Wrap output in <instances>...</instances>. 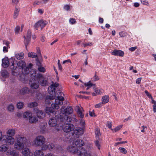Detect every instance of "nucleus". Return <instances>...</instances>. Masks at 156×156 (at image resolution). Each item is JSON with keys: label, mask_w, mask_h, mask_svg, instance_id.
Here are the masks:
<instances>
[{"label": "nucleus", "mask_w": 156, "mask_h": 156, "mask_svg": "<svg viewBox=\"0 0 156 156\" xmlns=\"http://www.w3.org/2000/svg\"><path fill=\"white\" fill-rule=\"evenodd\" d=\"M16 141L15 142L14 147L15 149L20 150L23 149L27 141L26 139L21 135H17L16 137Z\"/></svg>", "instance_id": "1"}, {"label": "nucleus", "mask_w": 156, "mask_h": 156, "mask_svg": "<svg viewBox=\"0 0 156 156\" xmlns=\"http://www.w3.org/2000/svg\"><path fill=\"white\" fill-rule=\"evenodd\" d=\"M64 95L63 93L61 91H59L57 94H56L55 96L56 98L55 100V103L51 104V107L56 109H58L59 108V105H62L63 104V101L64 99L63 97Z\"/></svg>", "instance_id": "2"}, {"label": "nucleus", "mask_w": 156, "mask_h": 156, "mask_svg": "<svg viewBox=\"0 0 156 156\" xmlns=\"http://www.w3.org/2000/svg\"><path fill=\"white\" fill-rule=\"evenodd\" d=\"M58 113V112H56L55 113V118H53L50 119L48 122V124L51 127H54L56 126V129L58 131L60 128H61L62 124H60L59 122L58 121V115L57 114Z\"/></svg>", "instance_id": "3"}, {"label": "nucleus", "mask_w": 156, "mask_h": 156, "mask_svg": "<svg viewBox=\"0 0 156 156\" xmlns=\"http://www.w3.org/2000/svg\"><path fill=\"white\" fill-rule=\"evenodd\" d=\"M58 116V121L59 122L60 124H62V125L68 124L71 121L72 119L67 115H63L60 114Z\"/></svg>", "instance_id": "4"}, {"label": "nucleus", "mask_w": 156, "mask_h": 156, "mask_svg": "<svg viewBox=\"0 0 156 156\" xmlns=\"http://www.w3.org/2000/svg\"><path fill=\"white\" fill-rule=\"evenodd\" d=\"M45 139L42 136H37L33 141V144L36 147H41L44 144Z\"/></svg>", "instance_id": "5"}, {"label": "nucleus", "mask_w": 156, "mask_h": 156, "mask_svg": "<svg viewBox=\"0 0 156 156\" xmlns=\"http://www.w3.org/2000/svg\"><path fill=\"white\" fill-rule=\"evenodd\" d=\"M26 66V63L24 61H20L17 64V67L16 68H12V74L14 76H17L19 74L17 70L19 69H22Z\"/></svg>", "instance_id": "6"}, {"label": "nucleus", "mask_w": 156, "mask_h": 156, "mask_svg": "<svg viewBox=\"0 0 156 156\" xmlns=\"http://www.w3.org/2000/svg\"><path fill=\"white\" fill-rule=\"evenodd\" d=\"M5 140L6 143L8 145H13L15 142V139L12 136H7L5 135H1V141L2 140Z\"/></svg>", "instance_id": "7"}, {"label": "nucleus", "mask_w": 156, "mask_h": 156, "mask_svg": "<svg viewBox=\"0 0 156 156\" xmlns=\"http://www.w3.org/2000/svg\"><path fill=\"white\" fill-rule=\"evenodd\" d=\"M60 114L66 115L72 114L73 113V108L70 106H68L66 108L64 106H62L60 109Z\"/></svg>", "instance_id": "8"}, {"label": "nucleus", "mask_w": 156, "mask_h": 156, "mask_svg": "<svg viewBox=\"0 0 156 156\" xmlns=\"http://www.w3.org/2000/svg\"><path fill=\"white\" fill-rule=\"evenodd\" d=\"M23 74H28L30 72V74L31 76V77H35L36 76V73L34 70L32 69L30 71V69L26 66L24 68H22L21 70Z\"/></svg>", "instance_id": "9"}, {"label": "nucleus", "mask_w": 156, "mask_h": 156, "mask_svg": "<svg viewBox=\"0 0 156 156\" xmlns=\"http://www.w3.org/2000/svg\"><path fill=\"white\" fill-rule=\"evenodd\" d=\"M63 130L65 132H69L74 129V126L72 124H65L62 126Z\"/></svg>", "instance_id": "10"}, {"label": "nucleus", "mask_w": 156, "mask_h": 156, "mask_svg": "<svg viewBox=\"0 0 156 156\" xmlns=\"http://www.w3.org/2000/svg\"><path fill=\"white\" fill-rule=\"evenodd\" d=\"M47 23L48 22L46 21L43 20H40L35 24L34 27L36 30H37L40 27L41 30Z\"/></svg>", "instance_id": "11"}, {"label": "nucleus", "mask_w": 156, "mask_h": 156, "mask_svg": "<svg viewBox=\"0 0 156 156\" xmlns=\"http://www.w3.org/2000/svg\"><path fill=\"white\" fill-rule=\"evenodd\" d=\"M76 154L80 156H91V155L90 151H87L83 148L80 150H78Z\"/></svg>", "instance_id": "12"}, {"label": "nucleus", "mask_w": 156, "mask_h": 156, "mask_svg": "<svg viewBox=\"0 0 156 156\" xmlns=\"http://www.w3.org/2000/svg\"><path fill=\"white\" fill-rule=\"evenodd\" d=\"M33 81L31 82L30 84V87L32 89H36L39 86V80L37 79L36 80L35 76L33 77Z\"/></svg>", "instance_id": "13"}, {"label": "nucleus", "mask_w": 156, "mask_h": 156, "mask_svg": "<svg viewBox=\"0 0 156 156\" xmlns=\"http://www.w3.org/2000/svg\"><path fill=\"white\" fill-rule=\"evenodd\" d=\"M38 79L42 86H45L48 84V80L47 78H44L40 74L38 76Z\"/></svg>", "instance_id": "14"}, {"label": "nucleus", "mask_w": 156, "mask_h": 156, "mask_svg": "<svg viewBox=\"0 0 156 156\" xmlns=\"http://www.w3.org/2000/svg\"><path fill=\"white\" fill-rule=\"evenodd\" d=\"M59 86V84L57 83H53L48 88V91L49 94L52 95L55 92V88Z\"/></svg>", "instance_id": "15"}, {"label": "nucleus", "mask_w": 156, "mask_h": 156, "mask_svg": "<svg viewBox=\"0 0 156 156\" xmlns=\"http://www.w3.org/2000/svg\"><path fill=\"white\" fill-rule=\"evenodd\" d=\"M68 151L72 154H77L78 149L74 145V144L72 145L68 146L67 148Z\"/></svg>", "instance_id": "16"}, {"label": "nucleus", "mask_w": 156, "mask_h": 156, "mask_svg": "<svg viewBox=\"0 0 156 156\" xmlns=\"http://www.w3.org/2000/svg\"><path fill=\"white\" fill-rule=\"evenodd\" d=\"M31 37V32L30 30H28L27 32V34L26 37L24 36L25 40L24 43L25 44L26 48H27V46L28 44Z\"/></svg>", "instance_id": "17"}, {"label": "nucleus", "mask_w": 156, "mask_h": 156, "mask_svg": "<svg viewBox=\"0 0 156 156\" xmlns=\"http://www.w3.org/2000/svg\"><path fill=\"white\" fill-rule=\"evenodd\" d=\"M84 129L83 128L77 127L76 128L74 131V134L73 135L75 136L74 135H76V137H78L80 135H81L83 133Z\"/></svg>", "instance_id": "18"}, {"label": "nucleus", "mask_w": 156, "mask_h": 156, "mask_svg": "<svg viewBox=\"0 0 156 156\" xmlns=\"http://www.w3.org/2000/svg\"><path fill=\"white\" fill-rule=\"evenodd\" d=\"M94 86V92L92 93V95L93 96H95L101 94L104 92V90L102 89H98V88L95 87V86Z\"/></svg>", "instance_id": "19"}, {"label": "nucleus", "mask_w": 156, "mask_h": 156, "mask_svg": "<svg viewBox=\"0 0 156 156\" xmlns=\"http://www.w3.org/2000/svg\"><path fill=\"white\" fill-rule=\"evenodd\" d=\"M29 89L27 87H24L19 90L18 94L21 95H23L29 94Z\"/></svg>", "instance_id": "20"}, {"label": "nucleus", "mask_w": 156, "mask_h": 156, "mask_svg": "<svg viewBox=\"0 0 156 156\" xmlns=\"http://www.w3.org/2000/svg\"><path fill=\"white\" fill-rule=\"evenodd\" d=\"M73 144H74V145L77 147H80L83 146L84 143L82 140L76 139L74 140Z\"/></svg>", "instance_id": "21"}, {"label": "nucleus", "mask_w": 156, "mask_h": 156, "mask_svg": "<svg viewBox=\"0 0 156 156\" xmlns=\"http://www.w3.org/2000/svg\"><path fill=\"white\" fill-rule=\"evenodd\" d=\"M76 110L80 118H83L84 117L83 113L84 110L83 109V108L82 107L80 108L79 106H77L76 108Z\"/></svg>", "instance_id": "22"}, {"label": "nucleus", "mask_w": 156, "mask_h": 156, "mask_svg": "<svg viewBox=\"0 0 156 156\" xmlns=\"http://www.w3.org/2000/svg\"><path fill=\"white\" fill-rule=\"evenodd\" d=\"M2 66L4 68L7 67L9 65V59L7 57H5L2 59Z\"/></svg>", "instance_id": "23"}, {"label": "nucleus", "mask_w": 156, "mask_h": 156, "mask_svg": "<svg viewBox=\"0 0 156 156\" xmlns=\"http://www.w3.org/2000/svg\"><path fill=\"white\" fill-rule=\"evenodd\" d=\"M112 54L113 55H117L120 56H122L124 55L123 52L119 50L115 49L112 52Z\"/></svg>", "instance_id": "24"}, {"label": "nucleus", "mask_w": 156, "mask_h": 156, "mask_svg": "<svg viewBox=\"0 0 156 156\" xmlns=\"http://www.w3.org/2000/svg\"><path fill=\"white\" fill-rule=\"evenodd\" d=\"M6 154L7 155H11V156H19V153L13 150L12 151L8 150L6 152Z\"/></svg>", "instance_id": "25"}, {"label": "nucleus", "mask_w": 156, "mask_h": 156, "mask_svg": "<svg viewBox=\"0 0 156 156\" xmlns=\"http://www.w3.org/2000/svg\"><path fill=\"white\" fill-rule=\"evenodd\" d=\"M6 133L7 135L9 136H11L13 137L16 133L15 129H9L7 130Z\"/></svg>", "instance_id": "26"}, {"label": "nucleus", "mask_w": 156, "mask_h": 156, "mask_svg": "<svg viewBox=\"0 0 156 156\" xmlns=\"http://www.w3.org/2000/svg\"><path fill=\"white\" fill-rule=\"evenodd\" d=\"M37 117L39 119H42L44 117L43 112L41 110L37 109L35 110Z\"/></svg>", "instance_id": "27"}, {"label": "nucleus", "mask_w": 156, "mask_h": 156, "mask_svg": "<svg viewBox=\"0 0 156 156\" xmlns=\"http://www.w3.org/2000/svg\"><path fill=\"white\" fill-rule=\"evenodd\" d=\"M38 119L35 115H32L29 118V122L30 123H34L37 122Z\"/></svg>", "instance_id": "28"}, {"label": "nucleus", "mask_w": 156, "mask_h": 156, "mask_svg": "<svg viewBox=\"0 0 156 156\" xmlns=\"http://www.w3.org/2000/svg\"><path fill=\"white\" fill-rule=\"evenodd\" d=\"M20 8L16 7L14 10L13 17L14 19H16L19 16L20 11Z\"/></svg>", "instance_id": "29"}, {"label": "nucleus", "mask_w": 156, "mask_h": 156, "mask_svg": "<svg viewBox=\"0 0 156 156\" xmlns=\"http://www.w3.org/2000/svg\"><path fill=\"white\" fill-rule=\"evenodd\" d=\"M30 152V150L27 147L24 148L22 151V154L24 156H27Z\"/></svg>", "instance_id": "30"}, {"label": "nucleus", "mask_w": 156, "mask_h": 156, "mask_svg": "<svg viewBox=\"0 0 156 156\" xmlns=\"http://www.w3.org/2000/svg\"><path fill=\"white\" fill-rule=\"evenodd\" d=\"M109 101V97L108 95H105L102 97V103L105 104L108 102Z\"/></svg>", "instance_id": "31"}, {"label": "nucleus", "mask_w": 156, "mask_h": 156, "mask_svg": "<svg viewBox=\"0 0 156 156\" xmlns=\"http://www.w3.org/2000/svg\"><path fill=\"white\" fill-rule=\"evenodd\" d=\"M34 156H43L44 154L41 150H37L34 153Z\"/></svg>", "instance_id": "32"}, {"label": "nucleus", "mask_w": 156, "mask_h": 156, "mask_svg": "<svg viewBox=\"0 0 156 156\" xmlns=\"http://www.w3.org/2000/svg\"><path fill=\"white\" fill-rule=\"evenodd\" d=\"M46 124L45 123H41L39 127L40 129L41 132L42 133H44L45 129L46 128Z\"/></svg>", "instance_id": "33"}, {"label": "nucleus", "mask_w": 156, "mask_h": 156, "mask_svg": "<svg viewBox=\"0 0 156 156\" xmlns=\"http://www.w3.org/2000/svg\"><path fill=\"white\" fill-rule=\"evenodd\" d=\"M32 115V113L30 112H26L24 113L23 117L25 119H29Z\"/></svg>", "instance_id": "34"}, {"label": "nucleus", "mask_w": 156, "mask_h": 156, "mask_svg": "<svg viewBox=\"0 0 156 156\" xmlns=\"http://www.w3.org/2000/svg\"><path fill=\"white\" fill-rule=\"evenodd\" d=\"M55 98V97L53 96L50 95L47 96L46 98L45 102L46 103L49 104L50 102L49 101L53 100Z\"/></svg>", "instance_id": "35"}, {"label": "nucleus", "mask_w": 156, "mask_h": 156, "mask_svg": "<svg viewBox=\"0 0 156 156\" xmlns=\"http://www.w3.org/2000/svg\"><path fill=\"white\" fill-rule=\"evenodd\" d=\"M95 133L96 137L99 139V136L101 135L100 129L98 128H96L95 129Z\"/></svg>", "instance_id": "36"}, {"label": "nucleus", "mask_w": 156, "mask_h": 156, "mask_svg": "<svg viewBox=\"0 0 156 156\" xmlns=\"http://www.w3.org/2000/svg\"><path fill=\"white\" fill-rule=\"evenodd\" d=\"M84 85L88 87L86 88V90H88L90 88L93 86H95V84L92 83L90 81H89L87 83H84Z\"/></svg>", "instance_id": "37"}, {"label": "nucleus", "mask_w": 156, "mask_h": 156, "mask_svg": "<svg viewBox=\"0 0 156 156\" xmlns=\"http://www.w3.org/2000/svg\"><path fill=\"white\" fill-rule=\"evenodd\" d=\"M54 109H55V108H53L52 107L51 108L47 107L45 109V112L48 114L50 113H53L54 111Z\"/></svg>", "instance_id": "38"}, {"label": "nucleus", "mask_w": 156, "mask_h": 156, "mask_svg": "<svg viewBox=\"0 0 156 156\" xmlns=\"http://www.w3.org/2000/svg\"><path fill=\"white\" fill-rule=\"evenodd\" d=\"M24 56V54L23 53L17 54L15 55L16 58L20 60L22 59Z\"/></svg>", "instance_id": "39"}, {"label": "nucleus", "mask_w": 156, "mask_h": 156, "mask_svg": "<svg viewBox=\"0 0 156 156\" xmlns=\"http://www.w3.org/2000/svg\"><path fill=\"white\" fill-rule=\"evenodd\" d=\"M37 105L38 104L37 102H34L28 104L27 105V106L28 107L30 108H33L37 106Z\"/></svg>", "instance_id": "40"}, {"label": "nucleus", "mask_w": 156, "mask_h": 156, "mask_svg": "<svg viewBox=\"0 0 156 156\" xmlns=\"http://www.w3.org/2000/svg\"><path fill=\"white\" fill-rule=\"evenodd\" d=\"M3 44L5 45L3 46V49H8L10 48L9 46V43L7 41L4 40L3 41Z\"/></svg>", "instance_id": "41"}, {"label": "nucleus", "mask_w": 156, "mask_h": 156, "mask_svg": "<svg viewBox=\"0 0 156 156\" xmlns=\"http://www.w3.org/2000/svg\"><path fill=\"white\" fill-rule=\"evenodd\" d=\"M7 108L9 111L10 112H13L14 109V106L12 104H10L8 106Z\"/></svg>", "instance_id": "42"}, {"label": "nucleus", "mask_w": 156, "mask_h": 156, "mask_svg": "<svg viewBox=\"0 0 156 156\" xmlns=\"http://www.w3.org/2000/svg\"><path fill=\"white\" fill-rule=\"evenodd\" d=\"M80 125L81 126V128H83L84 129L85 125V121L83 119H81L80 120Z\"/></svg>", "instance_id": "43"}, {"label": "nucleus", "mask_w": 156, "mask_h": 156, "mask_svg": "<svg viewBox=\"0 0 156 156\" xmlns=\"http://www.w3.org/2000/svg\"><path fill=\"white\" fill-rule=\"evenodd\" d=\"M54 147V144L52 143H50L48 144V150L51 151H53Z\"/></svg>", "instance_id": "44"}, {"label": "nucleus", "mask_w": 156, "mask_h": 156, "mask_svg": "<svg viewBox=\"0 0 156 156\" xmlns=\"http://www.w3.org/2000/svg\"><path fill=\"white\" fill-rule=\"evenodd\" d=\"M94 144L96 147H97L98 150H100L101 147L100 142L98 140H97L95 141Z\"/></svg>", "instance_id": "45"}, {"label": "nucleus", "mask_w": 156, "mask_h": 156, "mask_svg": "<svg viewBox=\"0 0 156 156\" xmlns=\"http://www.w3.org/2000/svg\"><path fill=\"white\" fill-rule=\"evenodd\" d=\"M8 149L6 145H3L1 146V151L5 152Z\"/></svg>", "instance_id": "46"}, {"label": "nucleus", "mask_w": 156, "mask_h": 156, "mask_svg": "<svg viewBox=\"0 0 156 156\" xmlns=\"http://www.w3.org/2000/svg\"><path fill=\"white\" fill-rule=\"evenodd\" d=\"M23 103L22 102L20 101L18 102L16 105L17 108L18 109H22L23 107Z\"/></svg>", "instance_id": "47"}, {"label": "nucleus", "mask_w": 156, "mask_h": 156, "mask_svg": "<svg viewBox=\"0 0 156 156\" xmlns=\"http://www.w3.org/2000/svg\"><path fill=\"white\" fill-rule=\"evenodd\" d=\"M37 56L36 54L33 52H30L28 54V56L29 57L36 58L37 57Z\"/></svg>", "instance_id": "48"}, {"label": "nucleus", "mask_w": 156, "mask_h": 156, "mask_svg": "<svg viewBox=\"0 0 156 156\" xmlns=\"http://www.w3.org/2000/svg\"><path fill=\"white\" fill-rule=\"evenodd\" d=\"M119 149L120 151V152L123 154H125L127 153V150L123 147H120Z\"/></svg>", "instance_id": "49"}, {"label": "nucleus", "mask_w": 156, "mask_h": 156, "mask_svg": "<svg viewBox=\"0 0 156 156\" xmlns=\"http://www.w3.org/2000/svg\"><path fill=\"white\" fill-rule=\"evenodd\" d=\"M69 23L70 24L73 25L76 23V20L73 18H71L69 20Z\"/></svg>", "instance_id": "50"}, {"label": "nucleus", "mask_w": 156, "mask_h": 156, "mask_svg": "<svg viewBox=\"0 0 156 156\" xmlns=\"http://www.w3.org/2000/svg\"><path fill=\"white\" fill-rule=\"evenodd\" d=\"M20 31V27L17 26L15 28V33L16 34H18Z\"/></svg>", "instance_id": "51"}, {"label": "nucleus", "mask_w": 156, "mask_h": 156, "mask_svg": "<svg viewBox=\"0 0 156 156\" xmlns=\"http://www.w3.org/2000/svg\"><path fill=\"white\" fill-rule=\"evenodd\" d=\"M122 125H119L117 126L114 129H111L113 130L114 132H116L119 130L122 127Z\"/></svg>", "instance_id": "52"}, {"label": "nucleus", "mask_w": 156, "mask_h": 156, "mask_svg": "<svg viewBox=\"0 0 156 156\" xmlns=\"http://www.w3.org/2000/svg\"><path fill=\"white\" fill-rule=\"evenodd\" d=\"M41 149L43 151H45L47 149H48V144H44L41 146Z\"/></svg>", "instance_id": "53"}, {"label": "nucleus", "mask_w": 156, "mask_h": 156, "mask_svg": "<svg viewBox=\"0 0 156 156\" xmlns=\"http://www.w3.org/2000/svg\"><path fill=\"white\" fill-rule=\"evenodd\" d=\"M119 35L121 37H124L126 36L127 33L126 32L122 31L119 32Z\"/></svg>", "instance_id": "54"}, {"label": "nucleus", "mask_w": 156, "mask_h": 156, "mask_svg": "<svg viewBox=\"0 0 156 156\" xmlns=\"http://www.w3.org/2000/svg\"><path fill=\"white\" fill-rule=\"evenodd\" d=\"M38 70L39 71L41 72H44L45 71L44 68L41 66H39L38 68Z\"/></svg>", "instance_id": "55"}, {"label": "nucleus", "mask_w": 156, "mask_h": 156, "mask_svg": "<svg viewBox=\"0 0 156 156\" xmlns=\"http://www.w3.org/2000/svg\"><path fill=\"white\" fill-rule=\"evenodd\" d=\"M141 3L147 5H148L149 3L146 0H140Z\"/></svg>", "instance_id": "56"}, {"label": "nucleus", "mask_w": 156, "mask_h": 156, "mask_svg": "<svg viewBox=\"0 0 156 156\" xmlns=\"http://www.w3.org/2000/svg\"><path fill=\"white\" fill-rule=\"evenodd\" d=\"M64 9L67 11H69L70 10V6L69 5H66L64 6Z\"/></svg>", "instance_id": "57"}, {"label": "nucleus", "mask_w": 156, "mask_h": 156, "mask_svg": "<svg viewBox=\"0 0 156 156\" xmlns=\"http://www.w3.org/2000/svg\"><path fill=\"white\" fill-rule=\"evenodd\" d=\"M127 142V141H126L117 142V143H115V146H117L118 144H123L126 143Z\"/></svg>", "instance_id": "58"}, {"label": "nucleus", "mask_w": 156, "mask_h": 156, "mask_svg": "<svg viewBox=\"0 0 156 156\" xmlns=\"http://www.w3.org/2000/svg\"><path fill=\"white\" fill-rule=\"evenodd\" d=\"M99 79L98 77L95 74L93 78V80L95 81L98 80Z\"/></svg>", "instance_id": "59"}, {"label": "nucleus", "mask_w": 156, "mask_h": 156, "mask_svg": "<svg viewBox=\"0 0 156 156\" xmlns=\"http://www.w3.org/2000/svg\"><path fill=\"white\" fill-rule=\"evenodd\" d=\"M92 45V43L91 42H89L86 44H83V45L84 48H85L87 46H90Z\"/></svg>", "instance_id": "60"}, {"label": "nucleus", "mask_w": 156, "mask_h": 156, "mask_svg": "<svg viewBox=\"0 0 156 156\" xmlns=\"http://www.w3.org/2000/svg\"><path fill=\"white\" fill-rule=\"evenodd\" d=\"M107 126L110 129H111L112 128V124L111 122H108L107 123Z\"/></svg>", "instance_id": "61"}, {"label": "nucleus", "mask_w": 156, "mask_h": 156, "mask_svg": "<svg viewBox=\"0 0 156 156\" xmlns=\"http://www.w3.org/2000/svg\"><path fill=\"white\" fill-rule=\"evenodd\" d=\"M141 80V78H139L137 79L136 80V83L137 84H139L140 83V82Z\"/></svg>", "instance_id": "62"}, {"label": "nucleus", "mask_w": 156, "mask_h": 156, "mask_svg": "<svg viewBox=\"0 0 156 156\" xmlns=\"http://www.w3.org/2000/svg\"><path fill=\"white\" fill-rule=\"evenodd\" d=\"M44 156H55V155L53 153H50L46 154Z\"/></svg>", "instance_id": "63"}, {"label": "nucleus", "mask_w": 156, "mask_h": 156, "mask_svg": "<svg viewBox=\"0 0 156 156\" xmlns=\"http://www.w3.org/2000/svg\"><path fill=\"white\" fill-rule=\"evenodd\" d=\"M101 104H102V103H100L97 104H96L95 105V107L96 108H100L101 107Z\"/></svg>", "instance_id": "64"}]
</instances>
